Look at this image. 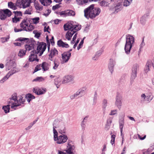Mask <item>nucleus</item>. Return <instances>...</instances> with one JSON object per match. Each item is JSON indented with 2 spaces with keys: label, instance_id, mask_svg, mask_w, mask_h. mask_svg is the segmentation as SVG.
Here are the masks:
<instances>
[{
  "label": "nucleus",
  "instance_id": "obj_49",
  "mask_svg": "<svg viewBox=\"0 0 154 154\" xmlns=\"http://www.w3.org/2000/svg\"><path fill=\"white\" fill-rule=\"evenodd\" d=\"M9 77H10L7 74L6 75L0 80V83H3L5 82L8 79Z\"/></svg>",
  "mask_w": 154,
  "mask_h": 154
},
{
  "label": "nucleus",
  "instance_id": "obj_58",
  "mask_svg": "<svg viewBox=\"0 0 154 154\" xmlns=\"http://www.w3.org/2000/svg\"><path fill=\"white\" fill-rule=\"evenodd\" d=\"M13 12L15 14V16H22V13L20 11H14Z\"/></svg>",
  "mask_w": 154,
  "mask_h": 154
},
{
  "label": "nucleus",
  "instance_id": "obj_3",
  "mask_svg": "<svg viewBox=\"0 0 154 154\" xmlns=\"http://www.w3.org/2000/svg\"><path fill=\"white\" fill-rule=\"evenodd\" d=\"M126 39L124 49L125 53L128 54L130 53L131 49L132 47V44L134 42V38L130 35H126Z\"/></svg>",
  "mask_w": 154,
  "mask_h": 154
},
{
  "label": "nucleus",
  "instance_id": "obj_28",
  "mask_svg": "<svg viewBox=\"0 0 154 154\" xmlns=\"http://www.w3.org/2000/svg\"><path fill=\"white\" fill-rule=\"evenodd\" d=\"M86 89L85 88H83L79 89L77 91L79 95V97H81L85 94V91Z\"/></svg>",
  "mask_w": 154,
  "mask_h": 154
},
{
  "label": "nucleus",
  "instance_id": "obj_7",
  "mask_svg": "<svg viewBox=\"0 0 154 154\" xmlns=\"http://www.w3.org/2000/svg\"><path fill=\"white\" fill-rule=\"evenodd\" d=\"M32 0H17L15 5L16 7H20L22 5L23 8H25L29 6Z\"/></svg>",
  "mask_w": 154,
  "mask_h": 154
},
{
  "label": "nucleus",
  "instance_id": "obj_24",
  "mask_svg": "<svg viewBox=\"0 0 154 154\" xmlns=\"http://www.w3.org/2000/svg\"><path fill=\"white\" fill-rule=\"evenodd\" d=\"M32 2H34V5L35 8L37 10H42L43 9V6L40 5V4L38 3V1H36V0H32Z\"/></svg>",
  "mask_w": 154,
  "mask_h": 154
},
{
  "label": "nucleus",
  "instance_id": "obj_41",
  "mask_svg": "<svg viewBox=\"0 0 154 154\" xmlns=\"http://www.w3.org/2000/svg\"><path fill=\"white\" fill-rule=\"evenodd\" d=\"M76 2L79 5H82L88 2V0H76Z\"/></svg>",
  "mask_w": 154,
  "mask_h": 154
},
{
  "label": "nucleus",
  "instance_id": "obj_54",
  "mask_svg": "<svg viewBox=\"0 0 154 154\" xmlns=\"http://www.w3.org/2000/svg\"><path fill=\"white\" fill-rule=\"evenodd\" d=\"M79 95L77 91L74 94H72L70 96V98L71 100H73L75 98H77V97Z\"/></svg>",
  "mask_w": 154,
  "mask_h": 154
},
{
  "label": "nucleus",
  "instance_id": "obj_44",
  "mask_svg": "<svg viewBox=\"0 0 154 154\" xmlns=\"http://www.w3.org/2000/svg\"><path fill=\"white\" fill-rule=\"evenodd\" d=\"M21 105V104L20 103H12L11 106V108L14 110H16L17 109V107Z\"/></svg>",
  "mask_w": 154,
  "mask_h": 154
},
{
  "label": "nucleus",
  "instance_id": "obj_20",
  "mask_svg": "<svg viewBox=\"0 0 154 154\" xmlns=\"http://www.w3.org/2000/svg\"><path fill=\"white\" fill-rule=\"evenodd\" d=\"M57 45L59 47L63 48H68L69 47L68 44L63 42L61 40H60L57 41Z\"/></svg>",
  "mask_w": 154,
  "mask_h": 154
},
{
  "label": "nucleus",
  "instance_id": "obj_35",
  "mask_svg": "<svg viewBox=\"0 0 154 154\" xmlns=\"http://www.w3.org/2000/svg\"><path fill=\"white\" fill-rule=\"evenodd\" d=\"M26 51L23 49H20L18 53V55L20 57H23L26 54Z\"/></svg>",
  "mask_w": 154,
  "mask_h": 154
},
{
  "label": "nucleus",
  "instance_id": "obj_14",
  "mask_svg": "<svg viewBox=\"0 0 154 154\" xmlns=\"http://www.w3.org/2000/svg\"><path fill=\"white\" fill-rule=\"evenodd\" d=\"M46 88H40L38 87H35L32 89L33 92L37 95L44 94L46 91Z\"/></svg>",
  "mask_w": 154,
  "mask_h": 154
},
{
  "label": "nucleus",
  "instance_id": "obj_26",
  "mask_svg": "<svg viewBox=\"0 0 154 154\" xmlns=\"http://www.w3.org/2000/svg\"><path fill=\"white\" fill-rule=\"evenodd\" d=\"M149 15V14H144L142 16L140 20V23L141 24L143 25H144L145 24L146 19Z\"/></svg>",
  "mask_w": 154,
  "mask_h": 154
},
{
  "label": "nucleus",
  "instance_id": "obj_50",
  "mask_svg": "<svg viewBox=\"0 0 154 154\" xmlns=\"http://www.w3.org/2000/svg\"><path fill=\"white\" fill-rule=\"evenodd\" d=\"M32 7H30L26 10L24 12V14H31V11H32Z\"/></svg>",
  "mask_w": 154,
  "mask_h": 154
},
{
  "label": "nucleus",
  "instance_id": "obj_52",
  "mask_svg": "<svg viewBox=\"0 0 154 154\" xmlns=\"http://www.w3.org/2000/svg\"><path fill=\"white\" fill-rule=\"evenodd\" d=\"M26 97L27 98H29L31 100L34 99L35 98V97L34 95L30 93L26 94Z\"/></svg>",
  "mask_w": 154,
  "mask_h": 154
},
{
  "label": "nucleus",
  "instance_id": "obj_56",
  "mask_svg": "<svg viewBox=\"0 0 154 154\" xmlns=\"http://www.w3.org/2000/svg\"><path fill=\"white\" fill-rule=\"evenodd\" d=\"M144 37H143L142 38V40L141 43L140 45V50L145 45V43L144 42Z\"/></svg>",
  "mask_w": 154,
  "mask_h": 154
},
{
  "label": "nucleus",
  "instance_id": "obj_23",
  "mask_svg": "<svg viewBox=\"0 0 154 154\" xmlns=\"http://www.w3.org/2000/svg\"><path fill=\"white\" fill-rule=\"evenodd\" d=\"M62 56L63 60V63L67 62L71 57L65 52L62 54Z\"/></svg>",
  "mask_w": 154,
  "mask_h": 154
},
{
  "label": "nucleus",
  "instance_id": "obj_5",
  "mask_svg": "<svg viewBox=\"0 0 154 154\" xmlns=\"http://www.w3.org/2000/svg\"><path fill=\"white\" fill-rule=\"evenodd\" d=\"M72 21L68 22L65 24L63 26V28L65 31H73L77 32L81 29V25L73 24Z\"/></svg>",
  "mask_w": 154,
  "mask_h": 154
},
{
  "label": "nucleus",
  "instance_id": "obj_39",
  "mask_svg": "<svg viewBox=\"0 0 154 154\" xmlns=\"http://www.w3.org/2000/svg\"><path fill=\"white\" fill-rule=\"evenodd\" d=\"M10 106V105L8 104L7 106H3L2 109L4 110L5 113H7L9 112Z\"/></svg>",
  "mask_w": 154,
  "mask_h": 154
},
{
  "label": "nucleus",
  "instance_id": "obj_55",
  "mask_svg": "<svg viewBox=\"0 0 154 154\" xmlns=\"http://www.w3.org/2000/svg\"><path fill=\"white\" fill-rule=\"evenodd\" d=\"M116 136V135H115L114 134L111 135V140L110 141V143L112 145H113L114 143Z\"/></svg>",
  "mask_w": 154,
  "mask_h": 154
},
{
  "label": "nucleus",
  "instance_id": "obj_12",
  "mask_svg": "<svg viewBox=\"0 0 154 154\" xmlns=\"http://www.w3.org/2000/svg\"><path fill=\"white\" fill-rule=\"evenodd\" d=\"M122 97L119 93H117L116 97L115 105L120 110L122 106Z\"/></svg>",
  "mask_w": 154,
  "mask_h": 154
},
{
  "label": "nucleus",
  "instance_id": "obj_45",
  "mask_svg": "<svg viewBox=\"0 0 154 154\" xmlns=\"http://www.w3.org/2000/svg\"><path fill=\"white\" fill-rule=\"evenodd\" d=\"M10 100H14L15 101H17V94L16 93H14L13 94L11 98H9Z\"/></svg>",
  "mask_w": 154,
  "mask_h": 154
},
{
  "label": "nucleus",
  "instance_id": "obj_2",
  "mask_svg": "<svg viewBox=\"0 0 154 154\" xmlns=\"http://www.w3.org/2000/svg\"><path fill=\"white\" fill-rule=\"evenodd\" d=\"M20 42H25L27 43V44L25 45V50L29 51L32 49H34L36 47V43L33 38L30 39L29 38L20 37L17 38V40Z\"/></svg>",
  "mask_w": 154,
  "mask_h": 154
},
{
  "label": "nucleus",
  "instance_id": "obj_32",
  "mask_svg": "<svg viewBox=\"0 0 154 154\" xmlns=\"http://www.w3.org/2000/svg\"><path fill=\"white\" fill-rule=\"evenodd\" d=\"M153 98V96L151 93H150L146 95V100L148 102H150Z\"/></svg>",
  "mask_w": 154,
  "mask_h": 154
},
{
  "label": "nucleus",
  "instance_id": "obj_18",
  "mask_svg": "<svg viewBox=\"0 0 154 154\" xmlns=\"http://www.w3.org/2000/svg\"><path fill=\"white\" fill-rule=\"evenodd\" d=\"M58 122V119H55L54 122V123L53 124V132L54 134V140H56V139L57 138V137H58V133L57 131L55 130V128H57V127L54 126V125H56V124H57V122Z\"/></svg>",
  "mask_w": 154,
  "mask_h": 154
},
{
  "label": "nucleus",
  "instance_id": "obj_15",
  "mask_svg": "<svg viewBox=\"0 0 154 154\" xmlns=\"http://www.w3.org/2000/svg\"><path fill=\"white\" fill-rule=\"evenodd\" d=\"M74 80V77L72 75H68L64 76L62 81V84H66L71 82Z\"/></svg>",
  "mask_w": 154,
  "mask_h": 154
},
{
  "label": "nucleus",
  "instance_id": "obj_4",
  "mask_svg": "<svg viewBox=\"0 0 154 154\" xmlns=\"http://www.w3.org/2000/svg\"><path fill=\"white\" fill-rule=\"evenodd\" d=\"M37 45L36 50L34 49L32 51L33 53L35 54H39V56H42L46 48L47 45L46 43L44 42H38L36 45Z\"/></svg>",
  "mask_w": 154,
  "mask_h": 154
},
{
  "label": "nucleus",
  "instance_id": "obj_13",
  "mask_svg": "<svg viewBox=\"0 0 154 154\" xmlns=\"http://www.w3.org/2000/svg\"><path fill=\"white\" fill-rule=\"evenodd\" d=\"M68 137L66 135L62 134L59 136L55 141L57 144H62L65 143L68 140Z\"/></svg>",
  "mask_w": 154,
  "mask_h": 154
},
{
  "label": "nucleus",
  "instance_id": "obj_11",
  "mask_svg": "<svg viewBox=\"0 0 154 154\" xmlns=\"http://www.w3.org/2000/svg\"><path fill=\"white\" fill-rule=\"evenodd\" d=\"M124 116L125 115H122V116L120 117L119 120V128L120 130L121 135L122 137V141H124V136L123 134V129L125 123L124 121Z\"/></svg>",
  "mask_w": 154,
  "mask_h": 154
},
{
  "label": "nucleus",
  "instance_id": "obj_1",
  "mask_svg": "<svg viewBox=\"0 0 154 154\" xmlns=\"http://www.w3.org/2000/svg\"><path fill=\"white\" fill-rule=\"evenodd\" d=\"M100 12V8L94 7V5L92 4L84 10V17L88 19H93L98 15Z\"/></svg>",
  "mask_w": 154,
  "mask_h": 154
},
{
  "label": "nucleus",
  "instance_id": "obj_6",
  "mask_svg": "<svg viewBox=\"0 0 154 154\" xmlns=\"http://www.w3.org/2000/svg\"><path fill=\"white\" fill-rule=\"evenodd\" d=\"M72 141L69 140L67 146V149L66 150V152H64L62 151H59L58 154H74L73 151L75 149V146L74 145H72Z\"/></svg>",
  "mask_w": 154,
  "mask_h": 154
},
{
  "label": "nucleus",
  "instance_id": "obj_27",
  "mask_svg": "<svg viewBox=\"0 0 154 154\" xmlns=\"http://www.w3.org/2000/svg\"><path fill=\"white\" fill-rule=\"evenodd\" d=\"M41 67L44 71H46L49 69V65L47 62H44L42 64Z\"/></svg>",
  "mask_w": 154,
  "mask_h": 154
},
{
  "label": "nucleus",
  "instance_id": "obj_19",
  "mask_svg": "<svg viewBox=\"0 0 154 154\" xmlns=\"http://www.w3.org/2000/svg\"><path fill=\"white\" fill-rule=\"evenodd\" d=\"M60 128L58 130L59 132L61 134H63L66 133V128L63 123L60 122L58 126Z\"/></svg>",
  "mask_w": 154,
  "mask_h": 154
},
{
  "label": "nucleus",
  "instance_id": "obj_9",
  "mask_svg": "<svg viewBox=\"0 0 154 154\" xmlns=\"http://www.w3.org/2000/svg\"><path fill=\"white\" fill-rule=\"evenodd\" d=\"M139 69V65L137 63L134 64L131 69V79L134 80L137 77V71Z\"/></svg>",
  "mask_w": 154,
  "mask_h": 154
},
{
  "label": "nucleus",
  "instance_id": "obj_62",
  "mask_svg": "<svg viewBox=\"0 0 154 154\" xmlns=\"http://www.w3.org/2000/svg\"><path fill=\"white\" fill-rule=\"evenodd\" d=\"M18 101L21 103L23 104L25 101V99L23 98L22 96H20V99L18 100Z\"/></svg>",
  "mask_w": 154,
  "mask_h": 154
},
{
  "label": "nucleus",
  "instance_id": "obj_34",
  "mask_svg": "<svg viewBox=\"0 0 154 154\" xmlns=\"http://www.w3.org/2000/svg\"><path fill=\"white\" fill-rule=\"evenodd\" d=\"M58 52L56 48L51 49V52L49 54V56H52L54 57L56 54H57Z\"/></svg>",
  "mask_w": 154,
  "mask_h": 154
},
{
  "label": "nucleus",
  "instance_id": "obj_46",
  "mask_svg": "<svg viewBox=\"0 0 154 154\" xmlns=\"http://www.w3.org/2000/svg\"><path fill=\"white\" fill-rule=\"evenodd\" d=\"M33 33L35 34V37L38 38L40 37L41 33L38 32L37 30H34L33 32Z\"/></svg>",
  "mask_w": 154,
  "mask_h": 154
},
{
  "label": "nucleus",
  "instance_id": "obj_57",
  "mask_svg": "<svg viewBox=\"0 0 154 154\" xmlns=\"http://www.w3.org/2000/svg\"><path fill=\"white\" fill-rule=\"evenodd\" d=\"M46 42H47V45H48V51H49V49H50V41L49 40L48 37V36H46Z\"/></svg>",
  "mask_w": 154,
  "mask_h": 154
},
{
  "label": "nucleus",
  "instance_id": "obj_51",
  "mask_svg": "<svg viewBox=\"0 0 154 154\" xmlns=\"http://www.w3.org/2000/svg\"><path fill=\"white\" fill-rule=\"evenodd\" d=\"M44 80V79L42 77H38L34 79L33 82L38 81L42 82Z\"/></svg>",
  "mask_w": 154,
  "mask_h": 154
},
{
  "label": "nucleus",
  "instance_id": "obj_25",
  "mask_svg": "<svg viewBox=\"0 0 154 154\" xmlns=\"http://www.w3.org/2000/svg\"><path fill=\"white\" fill-rule=\"evenodd\" d=\"M88 117V116H87L84 118L83 120L81 123L82 129L83 131H84L85 129V124L87 123Z\"/></svg>",
  "mask_w": 154,
  "mask_h": 154
},
{
  "label": "nucleus",
  "instance_id": "obj_36",
  "mask_svg": "<svg viewBox=\"0 0 154 154\" xmlns=\"http://www.w3.org/2000/svg\"><path fill=\"white\" fill-rule=\"evenodd\" d=\"M102 52V51L101 50L98 51L96 53L95 56L93 58V59L95 60H97L98 57L101 54Z\"/></svg>",
  "mask_w": 154,
  "mask_h": 154
},
{
  "label": "nucleus",
  "instance_id": "obj_42",
  "mask_svg": "<svg viewBox=\"0 0 154 154\" xmlns=\"http://www.w3.org/2000/svg\"><path fill=\"white\" fill-rule=\"evenodd\" d=\"M54 84L55 85H61L62 84V81L59 77H56L54 80Z\"/></svg>",
  "mask_w": 154,
  "mask_h": 154
},
{
  "label": "nucleus",
  "instance_id": "obj_16",
  "mask_svg": "<svg viewBox=\"0 0 154 154\" xmlns=\"http://www.w3.org/2000/svg\"><path fill=\"white\" fill-rule=\"evenodd\" d=\"M116 62L115 60L110 59L108 65V68L109 71L112 74L113 71L114 67L116 65Z\"/></svg>",
  "mask_w": 154,
  "mask_h": 154
},
{
  "label": "nucleus",
  "instance_id": "obj_59",
  "mask_svg": "<svg viewBox=\"0 0 154 154\" xmlns=\"http://www.w3.org/2000/svg\"><path fill=\"white\" fill-rule=\"evenodd\" d=\"M20 20V18L16 17V16H15L14 17L12 18V21L14 23H17Z\"/></svg>",
  "mask_w": 154,
  "mask_h": 154
},
{
  "label": "nucleus",
  "instance_id": "obj_61",
  "mask_svg": "<svg viewBox=\"0 0 154 154\" xmlns=\"http://www.w3.org/2000/svg\"><path fill=\"white\" fill-rule=\"evenodd\" d=\"M9 39V38L2 37L1 38V41L2 43H4L7 41Z\"/></svg>",
  "mask_w": 154,
  "mask_h": 154
},
{
  "label": "nucleus",
  "instance_id": "obj_43",
  "mask_svg": "<svg viewBox=\"0 0 154 154\" xmlns=\"http://www.w3.org/2000/svg\"><path fill=\"white\" fill-rule=\"evenodd\" d=\"M17 71L15 69L13 68L12 69H11L7 74L8 75V76L10 77L11 76L17 72Z\"/></svg>",
  "mask_w": 154,
  "mask_h": 154
},
{
  "label": "nucleus",
  "instance_id": "obj_22",
  "mask_svg": "<svg viewBox=\"0 0 154 154\" xmlns=\"http://www.w3.org/2000/svg\"><path fill=\"white\" fill-rule=\"evenodd\" d=\"M112 119L113 118L112 117H109L108 119H107L105 127L106 130H108L109 129L110 126L111 125V124L112 122Z\"/></svg>",
  "mask_w": 154,
  "mask_h": 154
},
{
  "label": "nucleus",
  "instance_id": "obj_37",
  "mask_svg": "<svg viewBox=\"0 0 154 154\" xmlns=\"http://www.w3.org/2000/svg\"><path fill=\"white\" fill-rule=\"evenodd\" d=\"M35 26L30 24L29 26L28 27L27 29H26V27H24L23 28V30L26 31H31L34 29Z\"/></svg>",
  "mask_w": 154,
  "mask_h": 154
},
{
  "label": "nucleus",
  "instance_id": "obj_33",
  "mask_svg": "<svg viewBox=\"0 0 154 154\" xmlns=\"http://www.w3.org/2000/svg\"><path fill=\"white\" fill-rule=\"evenodd\" d=\"M27 19L26 20H24L20 24V27L23 29L24 27H26V26L28 27V23L27 21Z\"/></svg>",
  "mask_w": 154,
  "mask_h": 154
},
{
  "label": "nucleus",
  "instance_id": "obj_8",
  "mask_svg": "<svg viewBox=\"0 0 154 154\" xmlns=\"http://www.w3.org/2000/svg\"><path fill=\"white\" fill-rule=\"evenodd\" d=\"M12 14L10 10L8 9L0 10V19L5 20L7 17H10Z\"/></svg>",
  "mask_w": 154,
  "mask_h": 154
},
{
  "label": "nucleus",
  "instance_id": "obj_60",
  "mask_svg": "<svg viewBox=\"0 0 154 154\" xmlns=\"http://www.w3.org/2000/svg\"><path fill=\"white\" fill-rule=\"evenodd\" d=\"M33 21L34 24H37L39 22V18L38 17H35L32 19Z\"/></svg>",
  "mask_w": 154,
  "mask_h": 154
},
{
  "label": "nucleus",
  "instance_id": "obj_63",
  "mask_svg": "<svg viewBox=\"0 0 154 154\" xmlns=\"http://www.w3.org/2000/svg\"><path fill=\"white\" fill-rule=\"evenodd\" d=\"M61 4V3H60L59 4H57L53 6L52 7V9L54 10H55L60 8V6L59 4Z\"/></svg>",
  "mask_w": 154,
  "mask_h": 154
},
{
  "label": "nucleus",
  "instance_id": "obj_10",
  "mask_svg": "<svg viewBox=\"0 0 154 154\" xmlns=\"http://www.w3.org/2000/svg\"><path fill=\"white\" fill-rule=\"evenodd\" d=\"M5 66L8 70L11 68H14L16 66V63L14 60L8 57L6 61Z\"/></svg>",
  "mask_w": 154,
  "mask_h": 154
},
{
  "label": "nucleus",
  "instance_id": "obj_47",
  "mask_svg": "<svg viewBox=\"0 0 154 154\" xmlns=\"http://www.w3.org/2000/svg\"><path fill=\"white\" fill-rule=\"evenodd\" d=\"M100 5L102 6H107L109 3L104 0H102L100 2Z\"/></svg>",
  "mask_w": 154,
  "mask_h": 154
},
{
  "label": "nucleus",
  "instance_id": "obj_38",
  "mask_svg": "<svg viewBox=\"0 0 154 154\" xmlns=\"http://www.w3.org/2000/svg\"><path fill=\"white\" fill-rule=\"evenodd\" d=\"M75 14V12L72 10H67L66 11V16H74Z\"/></svg>",
  "mask_w": 154,
  "mask_h": 154
},
{
  "label": "nucleus",
  "instance_id": "obj_48",
  "mask_svg": "<svg viewBox=\"0 0 154 154\" xmlns=\"http://www.w3.org/2000/svg\"><path fill=\"white\" fill-rule=\"evenodd\" d=\"M54 66H53V69H56L59 65V63L57 62L55 60L54 61Z\"/></svg>",
  "mask_w": 154,
  "mask_h": 154
},
{
  "label": "nucleus",
  "instance_id": "obj_17",
  "mask_svg": "<svg viewBox=\"0 0 154 154\" xmlns=\"http://www.w3.org/2000/svg\"><path fill=\"white\" fill-rule=\"evenodd\" d=\"M37 54L35 53H33L32 51H31V54L29 56V60L31 62H32L34 61H36L37 62L39 61V59L37 58Z\"/></svg>",
  "mask_w": 154,
  "mask_h": 154
},
{
  "label": "nucleus",
  "instance_id": "obj_29",
  "mask_svg": "<svg viewBox=\"0 0 154 154\" xmlns=\"http://www.w3.org/2000/svg\"><path fill=\"white\" fill-rule=\"evenodd\" d=\"M8 8L14 10H16L17 9L16 5L11 2H9L8 3Z\"/></svg>",
  "mask_w": 154,
  "mask_h": 154
},
{
  "label": "nucleus",
  "instance_id": "obj_53",
  "mask_svg": "<svg viewBox=\"0 0 154 154\" xmlns=\"http://www.w3.org/2000/svg\"><path fill=\"white\" fill-rule=\"evenodd\" d=\"M41 64H39L37 65L35 67L34 72L33 73L37 72V71L41 69Z\"/></svg>",
  "mask_w": 154,
  "mask_h": 154
},
{
  "label": "nucleus",
  "instance_id": "obj_40",
  "mask_svg": "<svg viewBox=\"0 0 154 154\" xmlns=\"http://www.w3.org/2000/svg\"><path fill=\"white\" fill-rule=\"evenodd\" d=\"M132 0H125L123 2V6L127 7L129 6L131 3Z\"/></svg>",
  "mask_w": 154,
  "mask_h": 154
},
{
  "label": "nucleus",
  "instance_id": "obj_30",
  "mask_svg": "<svg viewBox=\"0 0 154 154\" xmlns=\"http://www.w3.org/2000/svg\"><path fill=\"white\" fill-rule=\"evenodd\" d=\"M98 98V95L97 91H95L94 93V94L93 97V103L92 105H95L96 104Z\"/></svg>",
  "mask_w": 154,
  "mask_h": 154
},
{
  "label": "nucleus",
  "instance_id": "obj_21",
  "mask_svg": "<svg viewBox=\"0 0 154 154\" xmlns=\"http://www.w3.org/2000/svg\"><path fill=\"white\" fill-rule=\"evenodd\" d=\"M77 32L75 31H68L66 34V38L68 40H70L71 39V38L72 37L73 35L76 33Z\"/></svg>",
  "mask_w": 154,
  "mask_h": 154
},
{
  "label": "nucleus",
  "instance_id": "obj_31",
  "mask_svg": "<svg viewBox=\"0 0 154 154\" xmlns=\"http://www.w3.org/2000/svg\"><path fill=\"white\" fill-rule=\"evenodd\" d=\"M107 100L106 99H104L102 101V109L103 110V113H104L105 112V110L107 106Z\"/></svg>",
  "mask_w": 154,
  "mask_h": 154
},
{
  "label": "nucleus",
  "instance_id": "obj_64",
  "mask_svg": "<svg viewBox=\"0 0 154 154\" xmlns=\"http://www.w3.org/2000/svg\"><path fill=\"white\" fill-rule=\"evenodd\" d=\"M77 33H75L73 37L72 38V41L71 42V44H73L75 42V39L76 38Z\"/></svg>",
  "mask_w": 154,
  "mask_h": 154
}]
</instances>
